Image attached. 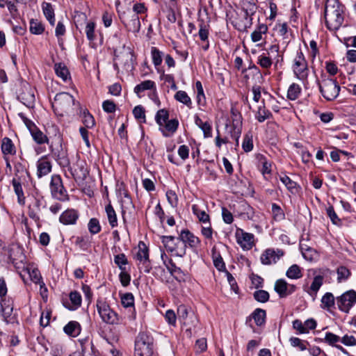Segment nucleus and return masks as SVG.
<instances>
[{
	"label": "nucleus",
	"mask_w": 356,
	"mask_h": 356,
	"mask_svg": "<svg viewBox=\"0 0 356 356\" xmlns=\"http://www.w3.org/2000/svg\"><path fill=\"white\" fill-rule=\"evenodd\" d=\"M31 134L33 138V140L38 143V144H44V143H48V138L46 135H44L40 130H39L38 128H35L34 130H33L31 132Z\"/></svg>",
	"instance_id": "50"
},
{
	"label": "nucleus",
	"mask_w": 356,
	"mask_h": 356,
	"mask_svg": "<svg viewBox=\"0 0 356 356\" xmlns=\"http://www.w3.org/2000/svg\"><path fill=\"white\" fill-rule=\"evenodd\" d=\"M284 254L281 249L268 248L261 254L260 261L262 264L270 266L276 264Z\"/></svg>",
	"instance_id": "10"
},
{
	"label": "nucleus",
	"mask_w": 356,
	"mask_h": 356,
	"mask_svg": "<svg viewBox=\"0 0 356 356\" xmlns=\"http://www.w3.org/2000/svg\"><path fill=\"white\" fill-rule=\"evenodd\" d=\"M181 241H176L174 249L170 253L173 256L183 257L186 253V245H180Z\"/></svg>",
	"instance_id": "56"
},
{
	"label": "nucleus",
	"mask_w": 356,
	"mask_h": 356,
	"mask_svg": "<svg viewBox=\"0 0 356 356\" xmlns=\"http://www.w3.org/2000/svg\"><path fill=\"white\" fill-rule=\"evenodd\" d=\"M177 317L179 321L186 326L189 325L188 317L189 316V310L186 306L181 305L177 307Z\"/></svg>",
	"instance_id": "36"
},
{
	"label": "nucleus",
	"mask_w": 356,
	"mask_h": 356,
	"mask_svg": "<svg viewBox=\"0 0 356 356\" xmlns=\"http://www.w3.org/2000/svg\"><path fill=\"white\" fill-rule=\"evenodd\" d=\"M121 303L125 308L132 309L131 314L129 318L135 320L136 318V311L134 309V297L131 293H126L121 296Z\"/></svg>",
	"instance_id": "20"
},
{
	"label": "nucleus",
	"mask_w": 356,
	"mask_h": 356,
	"mask_svg": "<svg viewBox=\"0 0 356 356\" xmlns=\"http://www.w3.org/2000/svg\"><path fill=\"white\" fill-rule=\"evenodd\" d=\"M18 99L28 107L33 106L35 102V95L33 90L29 86H24L22 92L17 97Z\"/></svg>",
	"instance_id": "17"
},
{
	"label": "nucleus",
	"mask_w": 356,
	"mask_h": 356,
	"mask_svg": "<svg viewBox=\"0 0 356 356\" xmlns=\"http://www.w3.org/2000/svg\"><path fill=\"white\" fill-rule=\"evenodd\" d=\"M42 9L46 19L49 21L51 26L55 24V14L52 5L48 2L42 3Z\"/></svg>",
	"instance_id": "27"
},
{
	"label": "nucleus",
	"mask_w": 356,
	"mask_h": 356,
	"mask_svg": "<svg viewBox=\"0 0 356 356\" xmlns=\"http://www.w3.org/2000/svg\"><path fill=\"white\" fill-rule=\"evenodd\" d=\"M273 118L271 112L265 106L264 102L259 106L255 113V118L259 122H264L265 120Z\"/></svg>",
	"instance_id": "26"
},
{
	"label": "nucleus",
	"mask_w": 356,
	"mask_h": 356,
	"mask_svg": "<svg viewBox=\"0 0 356 356\" xmlns=\"http://www.w3.org/2000/svg\"><path fill=\"white\" fill-rule=\"evenodd\" d=\"M254 298L259 302H266L269 300V293L264 290H257L253 294Z\"/></svg>",
	"instance_id": "63"
},
{
	"label": "nucleus",
	"mask_w": 356,
	"mask_h": 356,
	"mask_svg": "<svg viewBox=\"0 0 356 356\" xmlns=\"http://www.w3.org/2000/svg\"><path fill=\"white\" fill-rule=\"evenodd\" d=\"M194 118L195 124L203 131L204 136L205 138L211 137L212 130L211 124L208 122H203L197 115H195Z\"/></svg>",
	"instance_id": "29"
},
{
	"label": "nucleus",
	"mask_w": 356,
	"mask_h": 356,
	"mask_svg": "<svg viewBox=\"0 0 356 356\" xmlns=\"http://www.w3.org/2000/svg\"><path fill=\"white\" fill-rule=\"evenodd\" d=\"M242 148L245 152H249L253 149L252 135L250 133L246 134L243 138Z\"/></svg>",
	"instance_id": "58"
},
{
	"label": "nucleus",
	"mask_w": 356,
	"mask_h": 356,
	"mask_svg": "<svg viewBox=\"0 0 356 356\" xmlns=\"http://www.w3.org/2000/svg\"><path fill=\"white\" fill-rule=\"evenodd\" d=\"M29 29L33 34L40 35L44 32V27L40 22L37 19H32L30 21Z\"/></svg>",
	"instance_id": "49"
},
{
	"label": "nucleus",
	"mask_w": 356,
	"mask_h": 356,
	"mask_svg": "<svg viewBox=\"0 0 356 356\" xmlns=\"http://www.w3.org/2000/svg\"><path fill=\"white\" fill-rule=\"evenodd\" d=\"M133 114L136 119H143V122H145V111L143 106H142L141 105H138L134 107V108L133 109Z\"/></svg>",
	"instance_id": "64"
},
{
	"label": "nucleus",
	"mask_w": 356,
	"mask_h": 356,
	"mask_svg": "<svg viewBox=\"0 0 356 356\" xmlns=\"http://www.w3.org/2000/svg\"><path fill=\"white\" fill-rule=\"evenodd\" d=\"M77 108L80 110L82 122L85 125V128L92 129L95 126V120L94 117L89 113L87 109L82 111L80 104L77 102Z\"/></svg>",
	"instance_id": "21"
},
{
	"label": "nucleus",
	"mask_w": 356,
	"mask_h": 356,
	"mask_svg": "<svg viewBox=\"0 0 356 356\" xmlns=\"http://www.w3.org/2000/svg\"><path fill=\"white\" fill-rule=\"evenodd\" d=\"M343 10L338 0H327L324 18L326 27L330 31L338 30L343 22Z\"/></svg>",
	"instance_id": "1"
},
{
	"label": "nucleus",
	"mask_w": 356,
	"mask_h": 356,
	"mask_svg": "<svg viewBox=\"0 0 356 356\" xmlns=\"http://www.w3.org/2000/svg\"><path fill=\"white\" fill-rule=\"evenodd\" d=\"M139 268H143L144 272L149 273L152 269L151 261L149 258V248L143 241H140L138 250L134 256Z\"/></svg>",
	"instance_id": "6"
},
{
	"label": "nucleus",
	"mask_w": 356,
	"mask_h": 356,
	"mask_svg": "<svg viewBox=\"0 0 356 356\" xmlns=\"http://www.w3.org/2000/svg\"><path fill=\"white\" fill-rule=\"evenodd\" d=\"M15 177L14 178H19L26 179L29 178V173L28 172L24 164L21 162H15L14 163Z\"/></svg>",
	"instance_id": "31"
},
{
	"label": "nucleus",
	"mask_w": 356,
	"mask_h": 356,
	"mask_svg": "<svg viewBox=\"0 0 356 356\" xmlns=\"http://www.w3.org/2000/svg\"><path fill=\"white\" fill-rule=\"evenodd\" d=\"M63 330L67 335L74 337L80 333L81 325L76 321H70L64 327Z\"/></svg>",
	"instance_id": "30"
},
{
	"label": "nucleus",
	"mask_w": 356,
	"mask_h": 356,
	"mask_svg": "<svg viewBox=\"0 0 356 356\" xmlns=\"http://www.w3.org/2000/svg\"><path fill=\"white\" fill-rule=\"evenodd\" d=\"M288 284L283 279L277 280L275 284V291L278 293L280 298H284L289 295Z\"/></svg>",
	"instance_id": "33"
},
{
	"label": "nucleus",
	"mask_w": 356,
	"mask_h": 356,
	"mask_svg": "<svg viewBox=\"0 0 356 356\" xmlns=\"http://www.w3.org/2000/svg\"><path fill=\"white\" fill-rule=\"evenodd\" d=\"M193 213L198 218L199 220L204 223H209V216L200 208L197 204L192 206Z\"/></svg>",
	"instance_id": "39"
},
{
	"label": "nucleus",
	"mask_w": 356,
	"mask_h": 356,
	"mask_svg": "<svg viewBox=\"0 0 356 356\" xmlns=\"http://www.w3.org/2000/svg\"><path fill=\"white\" fill-rule=\"evenodd\" d=\"M252 317L258 326L264 325L266 322V311L262 309H256L252 314Z\"/></svg>",
	"instance_id": "41"
},
{
	"label": "nucleus",
	"mask_w": 356,
	"mask_h": 356,
	"mask_svg": "<svg viewBox=\"0 0 356 356\" xmlns=\"http://www.w3.org/2000/svg\"><path fill=\"white\" fill-rule=\"evenodd\" d=\"M152 90L153 91L156 90V86L154 81L151 80H146L136 85L134 87V91L138 97H141V93L145 90Z\"/></svg>",
	"instance_id": "22"
},
{
	"label": "nucleus",
	"mask_w": 356,
	"mask_h": 356,
	"mask_svg": "<svg viewBox=\"0 0 356 356\" xmlns=\"http://www.w3.org/2000/svg\"><path fill=\"white\" fill-rule=\"evenodd\" d=\"M300 250H301L302 257L306 260L312 261L316 259L318 254H317V252L314 249H313L310 247H308L307 245H305L302 243H300Z\"/></svg>",
	"instance_id": "34"
},
{
	"label": "nucleus",
	"mask_w": 356,
	"mask_h": 356,
	"mask_svg": "<svg viewBox=\"0 0 356 356\" xmlns=\"http://www.w3.org/2000/svg\"><path fill=\"white\" fill-rule=\"evenodd\" d=\"M70 300L72 303V306L70 307L71 310H75L81 305V296L78 291H72L70 293Z\"/></svg>",
	"instance_id": "44"
},
{
	"label": "nucleus",
	"mask_w": 356,
	"mask_h": 356,
	"mask_svg": "<svg viewBox=\"0 0 356 356\" xmlns=\"http://www.w3.org/2000/svg\"><path fill=\"white\" fill-rule=\"evenodd\" d=\"M175 99L184 104L189 108H192V102L188 94L184 90H179L175 95Z\"/></svg>",
	"instance_id": "40"
},
{
	"label": "nucleus",
	"mask_w": 356,
	"mask_h": 356,
	"mask_svg": "<svg viewBox=\"0 0 356 356\" xmlns=\"http://www.w3.org/2000/svg\"><path fill=\"white\" fill-rule=\"evenodd\" d=\"M122 23L129 31L138 33L140 29V22L139 17L136 14H132L130 18L127 19L123 15H120Z\"/></svg>",
	"instance_id": "14"
},
{
	"label": "nucleus",
	"mask_w": 356,
	"mask_h": 356,
	"mask_svg": "<svg viewBox=\"0 0 356 356\" xmlns=\"http://www.w3.org/2000/svg\"><path fill=\"white\" fill-rule=\"evenodd\" d=\"M151 54H152V62H153L154 66L156 67H157L158 66H160L162 63V60H163V58H162L163 53L159 49H158L156 47H152V49H151Z\"/></svg>",
	"instance_id": "54"
},
{
	"label": "nucleus",
	"mask_w": 356,
	"mask_h": 356,
	"mask_svg": "<svg viewBox=\"0 0 356 356\" xmlns=\"http://www.w3.org/2000/svg\"><path fill=\"white\" fill-rule=\"evenodd\" d=\"M337 282L341 283L346 282L351 275V272L346 266H341L337 268Z\"/></svg>",
	"instance_id": "43"
},
{
	"label": "nucleus",
	"mask_w": 356,
	"mask_h": 356,
	"mask_svg": "<svg viewBox=\"0 0 356 356\" xmlns=\"http://www.w3.org/2000/svg\"><path fill=\"white\" fill-rule=\"evenodd\" d=\"M67 168L76 181H84L89 174L87 163L83 160H78L72 167Z\"/></svg>",
	"instance_id": "9"
},
{
	"label": "nucleus",
	"mask_w": 356,
	"mask_h": 356,
	"mask_svg": "<svg viewBox=\"0 0 356 356\" xmlns=\"http://www.w3.org/2000/svg\"><path fill=\"white\" fill-rule=\"evenodd\" d=\"M105 211L108 218V222L112 228L118 226V218L116 213L111 204L105 207Z\"/></svg>",
	"instance_id": "37"
},
{
	"label": "nucleus",
	"mask_w": 356,
	"mask_h": 356,
	"mask_svg": "<svg viewBox=\"0 0 356 356\" xmlns=\"http://www.w3.org/2000/svg\"><path fill=\"white\" fill-rule=\"evenodd\" d=\"M165 129L160 128L162 131L163 136L165 137H169L170 135L167 134L165 131L170 132L171 134H174L179 126V122L177 119H172L170 120H168L165 124Z\"/></svg>",
	"instance_id": "35"
},
{
	"label": "nucleus",
	"mask_w": 356,
	"mask_h": 356,
	"mask_svg": "<svg viewBox=\"0 0 356 356\" xmlns=\"http://www.w3.org/2000/svg\"><path fill=\"white\" fill-rule=\"evenodd\" d=\"M268 31V26L264 24H259L255 31L251 34V39L254 42L260 41L262 39V34Z\"/></svg>",
	"instance_id": "38"
},
{
	"label": "nucleus",
	"mask_w": 356,
	"mask_h": 356,
	"mask_svg": "<svg viewBox=\"0 0 356 356\" xmlns=\"http://www.w3.org/2000/svg\"><path fill=\"white\" fill-rule=\"evenodd\" d=\"M293 71L295 76L302 82L307 81L309 75L307 62L301 51H297L293 60Z\"/></svg>",
	"instance_id": "7"
},
{
	"label": "nucleus",
	"mask_w": 356,
	"mask_h": 356,
	"mask_svg": "<svg viewBox=\"0 0 356 356\" xmlns=\"http://www.w3.org/2000/svg\"><path fill=\"white\" fill-rule=\"evenodd\" d=\"M88 228L91 234H98L101 231V225L97 218H91L88 224Z\"/></svg>",
	"instance_id": "57"
},
{
	"label": "nucleus",
	"mask_w": 356,
	"mask_h": 356,
	"mask_svg": "<svg viewBox=\"0 0 356 356\" xmlns=\"http://www.w3.org/2000/svg\"><path fill=\"white\" fill-rule=\"evenodd\" d=\"M1 307L4 321L6 323L12 322L13 320V317L12 316L13 311V300L10 298H2L1 302Z\"/></svg>",
	"instance_id": "15"
},
{
	"label": "nucleus",
	"mask_w": 356,
	"mask_h": 356,
	"mask_svg": "<svg viewBox=\"0 0 356 356\" xmlns=\"http://www.w3.org/2000/svg\"><path fill=\"white\" fill-rule=\"evenodd\" d=\"M319 90L321 95L327 101L334 100L339 94L340 86L336 80L323 78L318 82Z\"/></svg>",
	"instance_id": "5"
},
{
	"label": "nucleus",
	"mask_w": 356,
	"mask_h": 356,
	"mask_svg": "<svg viewBox=\"0 0 356 356\" xmlns=\"http://www.w3.org/2000/svg\"><path fill=\"white\" fill-rule=\"evenodd\" d=\"M237 243L245 250H249L252 248L254 245V235L250 233L244 232L241 230L240 234L236 232Z\"/></svg>",
	"instance_id": "16"
},
{
	"label": "nucleus",
	"mask_w": 356,
	"mask_h": 356,
	"mask_svg": "<svg viewBox=\"0 0 356 356\" xmlns=\"http://www.w3.org/2000/svg\"><path fill=\"white\" fill-rule=\"evenodd\" d=\"M177 240L181 241L183 243L182 245H188L192 249L197 248L200 244V238L188 229L181 230Z\"/></svg>",
	"instance_id": "11"
},
{
	"label": "nucleus",
	"mask_w": 356,
	"mask_h": 356,
	"mask_svg": "<svg viewBox=\"0 0 356 356\" xmlns=\"http://www.w3.org/2000/svg\"><path fill=\"white\" fill-rule=\"evenodd\" d=\"M154 339L145 332H140L135 341V356H152Z\"/></svg>",
	"instance_id": "3"
},
{
	"label": "nucleus",
	"mask_w": 356,
	"mask_h": 356,
	"mask_svg": "<svg viewBox=\"0 0 356 356\" xmlns=\"http://www.w3.org/2000/svg\"><path fill=\"white\" fill-rule=\"evenodd\" d=\"M25 181L26 179L19 178H13L12 180V185L17 197V202L22 206L25 204V196L22 189V184H24Z\"/></svg>",
	"instance_id": "18"
},
{
	"label": "nucleus",
	"mask_w": 356,
	"mask_h": 356,
	"mask_svg": "<svg viewBox=\"0 0 356 356\" xmlns=\"http://www.w3.org/2000/svg\"><path fill=\"white\" fill-rule=\"evenodd\" d=\"M114 262L119 267L121 270H124L125 266L127 264L128 261L124 253L115 255Z\"/></svg>",
	"instance_id": "61"
},
{
	"label": "nucleus",
	"mask_w": 356,
	"mask_h": 356,
	"mask_svg": "<svg viewBox=\"0 0 356 356\" xmlns=\"http://www.w3.org/2000/svg\"><path fill=\"white\" fill-rule=\"evenodd\" d=\"M37 175L39 177L45 176L51 170V164L46 158H41L37 163Z\"/></svg>",
	"instance_id": "23"
},
{
	"label": "nucleus",
	"mask_w": 356,
	"mask_h": 356,
	"mask_svg": "<svg viewBox=\"0 0 356 356\" xmlns=\"http://www.w3.org/2000/svg\"><path fill=\"white\" fill-rule=\"evenodd\" d=\"M280 179L286 188L291 193H293V191L296 188L297 184L286 175L281 176Z\"/></svg>",
	"instance_id": "62"
},
{
	"label": "nucleus",
	"mask_w": 356,
	"mask_h": 356,
	"mask_svg": "<svg viewBox=\"0 0 356 356\" xmlns=\"http://www.w3.org/2000/svg\"><path fill=\"white\" fill-rule=\"evenodd\" d=\"M54 70L56 74L64 81H67L70 78V72L64 63H56L54 65Z\"/></svg>",
	"instance_id": "28"
},
{
	"label": "nucleus",
	"mask_w": 356,
	"mask_h": 356,
	"mask_svg": "<svg viewBox=\"0 0 356 356\" xmlns=\"http://www.w3.org/2000/svg\"><path fill=\"white\" fill-rule=\"evenodd\" d=\"M336 298L332 293L327 292L321 298L323 308L330 309L334 306Z\"/></svg>",
	"instance_id": "45"
},
{
	"label": "nucleus",
	"mask_w": 356,
	"mask_h": 356,
	"mask_svg": "<svg viewBox=\"0 0 356 356\" xmlns=\"http://www.w3.org/2000/svg\"><path fill=\"white\" fill-rule=\"evenodd\" d=\"M95 23L93 22H88L86 28H85V33L86 34L87 39L92 42L95 40L96 35H95Z\"/></svg>",
	"instance_id": "55"
},
{
	"label": "nucleus",
	"mask_w": 356,
	"mask_h": 356,
	"mask_svg": "<svg viewBox=\"0 0 356 356\" xmlns=\"http://www.w3.org/2000/svg\"><path fill=\"white\" fill-rule=\"evenodd\" d=\"M323 284V277L322 275L315 276L307 293L312 296H316Z\"/></svg>",
	"instance_id": "32"
},
{
	"label": "nucleus",
	"mask_w": 356,
	"mask_h": 356,
	"mask_svg": "<svg viewBox=\"0 0 356 356\" xmlns=\"http://www.w3.org/2000/svg\"><path fill=\"white\" fill-rule=\"evenodd\" d=\"M97 312L102 321L109 325H118L122 318L117 312L111 308L109 305L102 299H98L96 303Z\"/></svg>",
	"instance_id": "4"
},
{
	"label": "nucleus",
	"mask_w": 356,
	"mask_h": 356,
	"mask_svg": "<svg viewBox=\"0 0 356 356\" xmlns=\"http://www.w3.org/2000/svg\"><path fill=\"white\" fill-rule=\"evenodd\" d=\"M52 108L58 115H71L76 111L77 102H75L74 97L68 92H60L56 95Z\"/></svg>",
	"instance_id": "2"
},
{
	"label": "nucleus",
	"mask_w": 356,
	"mask_h": 356,
	"mask_svg": "<svg viewBox=\"0 0 356 356\" xmlns=\"http://www.w3.org/2000/svg\"><path fill=\"white\" fill-rule=\"evenodd\" d=\"M79 213L76 210L67 209L60 215L59 220L63 225H74L79 218Z\"/></svg>",
	"instance_id": "19"
},
{
	"label": "nucleus",
	"mask_w": 356,
	"mask_h": 356,
	"mask_svg": "<svg viewBox=\"0 0 356 356\" xmlns=\"http://www.w3.org/2000/svg\"><path fill=\"white\" fill-rule=\"evenodd\" d=\"M327 215L334 225H341V220L338 217L332 206H329L326 209Z\"/></svg>",
	"instance_id": "59"
},
{
	"label": "nucleus",
	"mask_w": 356,
	"mask_h": 356,
	"mask_svg": "<svg viewBox=\"0 0 356 356\" xmlns=\"http://www.w3.org/2000/svg\"><path fill=\"white\" fill-rule=\"evenodd\" d=\"M50 148L51 149L54 158L56 160L57 163L60 167H70V163L67 156V151L63 148L61 145H59L56 147H54V145H51Z\"/></svg>",
	"instance_id": "12"
},
{
	"label": "nucleus",
	"mask_w": 356,
	"mask_h": 356,
	"mask_svg": "<svg viewBox=\"0 0 356 356\" xmlns=\"http://www.w3.org/2000/svg\"><path fill=\"white\" fill-rule=\"evenodd\" d=\"M289 341L293 347L298 348L301 351L305 350L308 345V342L294 337H291Z\"/></svg>",
	"instance_id": "60"
},
{
	"label": "nucleus",
	"mask_w": 356,
	"mask_h": 356,
	"mask_svg": "<svg viewBox=\"0 0 356 356\" xmlns=\"http://www.w3.org/2000/svg\"><path fill=\"white\" fill-rule=\"evenodd\" d=\"M338 309L344 313H348L350 309L356 303V291L353 289L348 290L336 298Z\"/></svg>",
	"instance_id": "8"
},
{
	"label": "nucleus",
	"mask_w": 356,
	"mask_h": 356,
	"mask_svg": "<svg viewBox=\"0 0 356 356\" xmlns=\"http://www.w3.org/2000/svg\"><path fill=\"white\" fill-rule=\"evenodd\" d=\"M280 47L278 44H273L267 49V56H270L272 59L276 60L275 65L280 61V58L282 57L279 54Z\"/></svg>",
	"instance_id": "53"
},
{
	"label": "nucleus",
	"mask_w": 356,
	"mask_h": 356,
	"mask_svg": "<svg viewBox=\"0 0 356 356\" xmlns=\"http://www.w3.org/2000/svg\"><path fill=\"white\" fill-rule=\"evenodd\" d=\"M257 63L264 69H268L273 64V59L264 53L258 56Z\"/></svg>",
	"instance_id": "52"
},
{
	"label": "nucleus",
	"mask_w": 356,
	"mask_h": 356,
	"mask_svg": "<svg viewBox=\"0 0 356 356\" xmlns=\"http://www.w3.org/2000/svg\"><path fill=\"white\" fill-rule=\"evenodd\" d=\"M168 111L165 109H160L156 114L155 120L160 127H163L164 124L168 120Z\"/></svg>",
	"instance_id": "51"
},
{
	"label": "nucleus",
	"mask_w": 356,
	"mask_h": 356,
	"mask_svg": "<svg viewBox=\"0 0 356 356\" xmlns=\"http://www.w3.org/2000/svg\"><path fill=\"white\" fill-rule=\"evenodd\" d=\"M50 189L52 196L58 200H62L65 196L66 191L59 176H52Z\"/></svg>",
	"instance_id": "13"
},
{
	"label": "nucleus",
	"mask_w": 356,
	"mask_h": 356,
	"mask_svg": "<svg viewBox=\"0 0 356 356\" xmlns=\"http://www.w3.org/2000/svg\"><path fill=\"white\" fill-rule=\"evenodd\" d=\"M301 92V88L300 86L297 83H292L287 91V97L290 100H296L297 99Z\"/></svg>",
	"instance_id": "46"
},
{
	"label": "nucleus",
	"mask_w": 356,
	"mask_h": 356,
	"mask_svg": "<svg viewBox=\"0 0 356 356\" xmlns=\"http://www.w3.org/2000/svg\"><path fill=\"white\" fill-rule=\"evenodd\" d=\"M286 275L290 279H299L302 276L300 268L296 265L293 264L289 268L286 273Z\"/></svg>",
	"instance_id": "48"
},
{
	"label": "nucleus",
	"mask_w": 356,
	"mask_h": 356,
	"mask_svg": "<svg viewBox=\"0 0 356 356\" xmlns=\"http://www.w3.org/2000/svg\"><path fill=\"white\" fill-rule=\"evenodd\" d=\"M165 266L170 274L179 282L184 280L185 275L181 269L177 267L172 259H169Z\"/></svg>",
	"instance_id": "24"
},
{
	"label": "nucleus",
	"mask_w": 356,
	"mask_h": 356,
	"mask_svg": "<svg viewBox=\"0 0 356 356\" xmlns=\"http://www.w3.org/2000/svg\"><path fill=\"white\" fill-rule=\"evenodd\" d=\"M1 148L4 156L7 155H15L16 154L15 146L12 140L8 137L3 138Z\"/></svg>",
	"instance_id": "25"
},
{
	"label": "nucleus",
	"mask_w": 356,
	"mask_h": 356,
	"mask_svg": "<svg viewBox=\"0 0 356 356\" xmlns=\"http://www.w3.org/2000/svg\"><path fill=\"white\" fill-rule=\"evenodd\" d=\"M161 242L167 252H171L175 250L174 246L177 238L172 236H161Z\"/></svg>",
	"instance_id": "42"
},
{
	"label": "nucleus",
	"mask_w": 356,
	"mask_h": 356,
	"mask_svg": "<svg viewBox=\"0 0 356 356\" xmlns=\"http://www.w3.org/2000/svg\"><path fill=\"white\" fill-rule=\"evenodd\" d=\"M29 274L32 282H33L35 284H40V288L44 286V283L42 280L40 272L38 268H33L30 269L29 270Z\"/></svg>",
	"instance_id": "47"
}]
</instances>
